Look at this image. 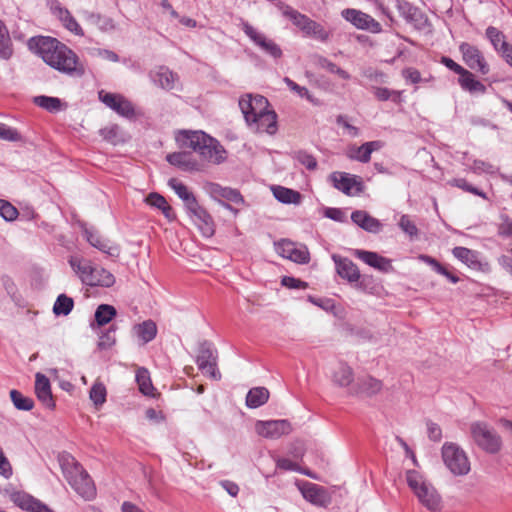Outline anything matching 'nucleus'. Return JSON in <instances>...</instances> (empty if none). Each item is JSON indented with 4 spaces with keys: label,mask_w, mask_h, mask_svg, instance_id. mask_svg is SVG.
Instances as JSON below:
<instances>
[{
    "label": "nucleus",
    "mask_w": 512,
    "mask_h": 512,
    "mask_svg": "<svg viewBox=\"0 0 512 512\" xmlns=\"http://www.w3.org/2000/svg\"><path fill=\"white\" fill-rule=\"evenodd\" d=\"M244 33L258 46L263 52L270 55L271 57L278 59L282 56V50L278 44L272 39L266 37L263 33L257 31L249 23L245 22L242 25Z\"/></svg>",
    "instance_id": "10"
},
{
    "label": "nucleus",
    "mask_w": 512,
    "mask_h": 512,
    "mask_svg": "<svg viewBox=\"0 0 512 512\" xmlns=\"http://www.w3.org/2000/svg\"><path fill=\"white\" fill-rule=\"evenodd\" d=\"M354 255L370 267L382 273H390L393 271L392 261L376 252L356 249Z\"/></svg>",
    "instance_id": "15"
},
{
    "label": "nucleus",
    "mask_w": 512,
    "mask_h": 512,
    "mask_svg": "<svg viewBox=\"0 0 512 512\" xmlns=\"http://www.w3.org/2000/svg\"><path fill=\"white\" fill-rule=\"evenodd\" d=\"M136 381L139 385V390L144 395H153L154 387L152 385L148 370H146L145 368L138 369L136 373Z\"/></svg>",
    "instance_id": "43"
},
{
    "label": "nucleus",
    "mask_w": 512,
    "mask_h": 512,
    "mask_svg": "<svg viewBox=\"0 0 512 512\" xmlns=\"http://www.w3.org/2000/svg\"><path fill=\"white\" fill-rule=\"evenodd\" d=\"M441 454L445 466L453 475L464 476L470 472L469 458L459 445L446 442L442 446Z\"/></svg>",
    "instance_id": "5"
},
{
    "label": "nucleus",
    "mask_w": 512,
    "mask_h": 512,
    "mask_svg": "<svg viewBox=\"0 0 512 512\" xmlns=\"http://www.w3.org/2000/svg\"><path fill=\"white\" fill-rule=\"evenodd\" d=\"M313 60H314V63L316 66H318L322 69H325L330 73L336 74L344 80L350 79V74L347 71L341 69L340 67H338L336 64H334L327 58L320 56V55H315L313 57Z\"/></svg>",
    "instance_id": "39"
},
{
    "label": "nucleus",
    "mask_w": 512,
    "mask_h": 512,
    "mask_svg": "<svg viewBox=\"0 0 512 512\" xmlns=\"http://www.w3.org/2000/svg\"><path fill=\"white\" fill-rule=\"evenodd\" d=\"M399 227L409 237L414 238L418 236V229L415 223L410 219L408 215H402L399 220Z\"/></svg>",
    "instance_id": "55"
},
{
    "label": "nucleus",
    "mask_w": 512,
    "mask_h": 512,
    "mask_svg": "<svg viewBox=\"0 0 512 512\" xmlns=\"http://www.w3.org/2000/svg\"><path fill=\"white\" fill-rule=\"evenodd\" d=\"M183 148L197 152L203 161L219 164L226 159V151L214 138L202 131L183 132L177 137Z\"/></svg>",
    "instance_id": "2"
},
{
    "label": "nucleus",
    "mask_w": 512,
    "mask_h": 512,
    "mask_svg": "<svg viewBox=\"0 0 512 512\" xmlns=\"http://www.w3.org/2000/svg\"><path fill=\"white\" fill-rule=\"evenodd\" d=\"M0 215L6 221H13L18 216V210L8 201L0 199Z\"/></svg>",
    "instance_id": "56"
},
{
    "label": "nucleus",
    "mask_w": 512,
    "mask_h": 512,
    "mask_svg": "<svg viewBox=\"0 0 512 512\" xmlns=\"http://www.w3.org/2000/svg\"><path fill=\"white\" fill-rule=\"evenodd\" d=\"M292 424L286 420H258L255 423V432L266 439H279L284 435H288L292 432Z\"/></svg>",
    "instance_id": "7"
},
{
    "label": "nucleus",
    "mask_w": 512,
    "mask_h": 512,
    "mask_svg": "<svg viewBox=\"0 0 512 512\" xmlns=\"http://www.w3.org/2000/svg\"><path fill=\"white\" fill-rule=\"evenodd\" d=\"M334 188L343 192L346 195H352L353 189L356 188L357 192L361 191V182L357 180L356 176H350L344 172H333L329 176Z\"/></svg>",
    "instance_id": "18"
},
{
    "label": "nucleus",
    "mask_w": 512,
    "mask_h": 512,
    "mask_svg": "<svg viewBox=\"0 0 512 512\" xmlns=\"http://www.w3.org/2000/svg\"><path fill=\"white\" fill-rule=\"evenodd\" d=\"M74 306V301L72 298L66 296L65 294H61L57 297L54 306L53 312L56 315H68Z\"/></svg>",
    "instance_id": "46"
},
{
    "label": "nucleus",
    "mask_w": 512,
    "mask_h": 512,
    "mask_svg": "<svg viewBox=\"0 0 512 512\" xmlns=\"http://www.w3.org/2000/svg\"><path fill=\"white\" fill-rule=\"evenodd\" d=\"M10 398L14 404V406L18 410L23 411H30L34 406V401L30 397L24 396L21 392L18 390H11L10 391Z\"/></svg>",
    "instance_id": "47"
},
{
    "label": "nucleus",
    "mask_w": 512,
    "mask_h": 512,
    "mask_svg": "<svg viewBox=\"0 0 512 512\" xmlns=\"http://www.w3.org/2000/svg\"><path fill=\"white\" fill-rule=\"evenodd\" d=\"M35 393L38 400L49 409H54L55 401L51 392L49 379L42 373L35 375Z\"/></svg>",
    "instance_id": "20"
},
{
    "label": "nucleus",
    "mask_w": 512,
    "mask_h": 512,
    "mask_svg": "<svg viewBox=\"0 0 512 512\" xmlns=\"http://www.w3.org/2000/svg\"><path fill=\"white\" fill-rule=\"evenodd\" d=\"M276 252L283 258L289 259L298 264H307L310 261L308 248L287 239L275 243Z\"/></svg>",
    "instance_id": "8"
},
{
    "label": "nucleus",
    "mask_w": 512,
    "mask_h": 512,
    "mask_svg": "<svg viewBox=\"0 0 512 512\" xmlns=\"http://www.w3.org/2000/svg\"><path fill=\"white\" fill-rule=\"evenodd\" d=\"M486 36L491 41L493 47L501 52L505 49V46H509L510 44L505 40L504 34L495 27H488L486 30Z\"/></svg>",
    "instance_id": "45"
},
{
    "label": "nucleus",
    "mask_w": 512,
    "mask_h": 512,
    "mask_svg": "<svg viewBox=\"0 0 512 512\" xmlns=\"http://www.w3.org/2000/svg\"><path fill=\"white\" fill-rule=\"evenodd\" d=\"M381 146V142L379 141L366 142L357 148H352L348 156L360 162L367 163L370 161L372 152L379 150Z\"/></svg>",
    "instance_id": "29"
},
{
    "label": "nucleus",
    "mask_w": 512,
    "mask_h": 512,
    "mask_svg": "<svg viewBox=\"0 0 512 512\" xmlns=\"http://www.w3.org/2000/svg\"><path fill=\"white\" fill-rule=\"evenodd\" d=\"M0 139L8 141L20 140V135L15 129H12L5 124L0 123Z\"/></svg>",
    "instance_id": "61"
},
{
    "label": "nucleus",
    "mask_w": 512,
    "mask_h": 512,
    "mask_svg": "<svg viewBox=\"0 0 512 512\" xmlns=\"http://www.w3.org/2000/svg\"><path fill=\"white\" fill-rule=\"evenodd\" d=\"M69 263L72 269L78 274L81 281L87 285L86 278H92L91 276L94 270V267L91 265V263L87 260L75 256L70 258Z\"/></svg>",
    "instance_id": "37"
},
{
    "label": "nucleus",
    "mask_w": 512,
    "mask_h": 512,
    "mask_svg": "<svg viewBox=\"0 0 512 512\" xmlns=\"http://www.w3.org/2000/svg\"><path fill=\"white\" fill-rule=\"evenodd\" d=\"M281 284L290 289H306L308 287L306 282L290 276H284L281 280Z\"/></svg>",
    "instance_id": "59"
},
{
    "label": "nucleus",
    "mask_w": 512,
    "mask_h": 512,
    "mask_svg": "<svg viewBox=\"0 0 512 512\" xmlns=\"http://www.w3.org/2000/svg\"><path fill=\"white\" fill-rule=\"evenodd\" d=\"M354 379L353 369L346 363L340 362L332 373V381L339 387H348Z\"/></svg>",
    "instance_id": "30"
},
{
    "label": "nucleus",
    "mask_w": 512,
    "mask_h": 512,
    "mask_svg": "<svg viewBox=\"0 0 512 512\" xmlns=\"http://www.w3.org/2000/svg\"><path fill=\"white\" fill-rule=\"evenodd\" d=\"M497 233L502 237H512V219L507 214H500Z\"/></svg>",
    "instance_id": "53"
},
{
    "label": "nucleus",
    "mask_w": 512,
    "mask_h": 512,
    "mask_svg": "<svg viewBox=\"0 0 512 512\" xmlns=\"http://www.w3.org/2000/svg\"><path fill=\"white\" fill-rule=\"evenodd\" d=\"M145 202L148 205L161 210L163 215L169 221H173L175 219V214L173 212L172 207L168 204V202L162 195H160L156 192H152V193L148 194V196L145 198Z\"/></svg>",
    "instance_id": "32"
},
{
    "label": "nucleus",
    "mask_w": 512,
    "mask_h": 512,
    "mask_svg": "<svg viewBox=\"0 0 512 512\" xmlns=\"http://www.w3.org/2000/svg\"><path fill=\"white\" fill-rule=\"evenodd\" d=\"M471 436L479 448L490 454L498 453L502 448V439L487 423L477 421L470 426Z\"/></svg>",
    "instance_id": "6"
},
{
    "label": "nucleus",
    "mask_w": 512,
    "mask_h": 512,
    "mask_svg": "<svg viewBox=\"0 0 512 512\" xmlns=\"http://www.w3.org/2000/svg\"><path fill=\"white\" fill-rule=\"evenodd\" d=\"M248 125L256 132H266L273 135L277 131V115L274 111L267 108L256 117L255 121Z\"/></svg>",
    "instance_id": "19"
},
{
    "label": "nucleus",
    "mask_w": 512,
    "mask_h": 512,
    "mask_svg": "<svg viewBox=\"0 0 512 512\" xmlns=\"http://www.w3.org/2000/svg\"><path fill=\"white\" fill-rule=\"evenodd\" d=\"M34 103L49 112H56L61 107L60 99L55 97L37 96L34 98Z\"/></svg>",
    "instance_id": "50"
},
{
    "label": "nucleus",
    "mask_w": 512,
    "mask_h": 512,
    "mask_svg": "<svg viewBox=\"0 0 512 512\" xmlns=\"http://www.w3.org/2000/svg\"><path fill=\"white\" fill-rule=\"evenodd\" d=\"M332 259L336 265L338 275L349 282H356L360 279V272L356 264L348 258L333 255Z\"/></svg>",
    "instance_id": "24"
},
{
    "label": "nucleus",
    "mask_w": 512,
    "mask_h": 512,
    "mask_svg": "<svg viewBox=\"0 0 512 512\" xmlns=\"http://www.w3.org/2000/svg\"><path fill=\"white\" fill-rule=\"evenodd\" d=\"M52 11L67 30L75 35L84 36L82 28L68 9L62 7L60 4H55L52 6Z\"/></svg>",
    "instance_id": "26"
},
{
    "label": "nucleus",
    "mask_w": 512,
    "mask_h": 512,
    "mask_svg": "<svg viewBox=\"0 0 512 512\" xmlns=\"http://www.w3.org/2000/svg\"><path fill=\"white\" fill-rule=\"evenodd\" d=\"M239 107L247 124L255 121L256 117L269 107L268 100L261 95L247 94L239 99Z\"/></svg>",
    "instance_id": "9"
},
{
    "label": "nucleus",
    "mask_w": 512,
    "mask_h": 512,
    "mask_svg": "<svg viewBox=\"0 0 512 512\" xmlns=\"http://www.w3.org/2000/svg\"><path fill=\"white\" fill-rule=\"evenodd\" d=\"M373 93L379 101L392 99L394 102H400L401 92L392 91L384 87H373Z\"/></svg>",
    "instance_id": "51"
},
{
    "label": "nucleus",
    "mask_w": 512,
    "mask_h": 512,
    "mask_svg": "<svg viewBox=\"0 0 512 512\" xmlns=\"http://www.w3.org/2000/svg\"><path fill=\"white\" fill-rule=\"evenodd\" d=\"M63 471L68 483L85 500H91L96 495V488L83 467L70 457L63 464Z\"/></svg>",
    "instance_id": "4"
},
{
    "label": "nucleus",
    "mask_w": 512,
    "mask_h": 512,
    "mask_svg": "<svg viewBox=\"0 0 512 512\" xmlns=\"http://www.w3.org/2000/svg\"><path fill=\"white\" fill-rule=\"evenodd\" d=\"M362 74L370 81L377 83L385 82L386 75L377 69L369 67L364 69Z\"/></svg>",
    "instance_id": "58"
},
{
    "label": "nucleus",
    "mask_w": 512,
    "mask_h": 512,
    "mask_svg": "<svg viewBox=\"0 0 512 512\" xmlns=\"http://www.w3.org/2000/svg\"><path fill=\"white\" fill-rule=\"evenodd\" d=\"M306 35L312 36L320 41H327L329 39V32L324 29V27L313 21L310 23L309 28L305 32Z\"/></svg>",
    "instance_id": "52"
},
{
    "label": "nucleus",
    "mask_w": 512,
    "mask_h": 512,
    "mask_svg": "<svg viewBox=\"0 0 512 512\" xmlns=\"http://www.w3.org/2000/svg\"><path fill=\"white\" fill-rule=\"evenodd\" d=\"M222 197L233 202V203H242L243 202V197L241 196V194L235 190V189H231V188H224L222 190V193H221Z\"/></svg>",
    "instance_id": "64"
},
{
    "label": "nucleus",
    "mask_w": 512,
    "mask_h": 512,
    "mask_svg": "<svg viewBox=\"0 0 512 512\" xmlns=\"http://www.w3.org/2000/svg\"><path fill=\"white\" fill-rule=\"evenodd\" d=\"M269 399V391L265 387H255L249 390L246 396V405L249 408H258Z\"/></svg>",
    "instance_id": "38"
},
{
    "label": "nucleus",
    "mask_w": 512,
    "mask_h": 512,
    "mask_svg": "<svg viewBox=\"0 0 512 512\" xmlns=\"http://www.w3.org/2000/svg\"><path fill=\"white\" fill-rule=\"evenodd\" d=\"M351 220L357 226L369 233L377 234L383 228V224L377 218L371 216L364 210L353 211L351 214Z\"/></svg>",
    "instance_id": "22"
},
{
    "label": "nucleus",
    "mask_w": 512,
    "mask_h": 512,
    "mask_svg": "<svg viewBox=\"0 0 512 512\" xmlns=\"http://www.w3.org/2000/svg\"><path fill=\"white\" fill-rule=\"evenodd\" d=\"M87 241L95 248L110 254V246L108 242L101 238V236L93 230L85 229L84 231Z\"/></svg>",
    "instance_id": "49"
},
{
    "label": "nucleus",
    "mask_w": 512,
    "mask_h": 512,
    "mask_svg": "<svg viewBox=\"0 0 512 512\" xmlns=\"http://www.w3.org/2000/svg\"><path fill=\"white\" fill-rule=\"evenodd\" d=\"M408 486L414 492L419 502L430 511H439L442 508V498L436 488L427 482L415 470L406 473Z\"/></svg>",
    "instance_id": "3"
},
{
    "label": "nucleus",
    "mask_w": 512,
    "mask_h": 512,
    "mask_svg": "<svg viewBox=\"0 0 512 512\" xmlns=\"http://www.w3.org/2000/svg\"><path fill=\"white\" fill-rule=\"evenodd\" d=\"M35 44L43 61L52 68L72 76H82L85 73L78 56L57 39L39 37L35 39Z\"/></svg>",
    "instance_id": "1"
},
{
    "label": "nucleus",
    "mask_w": 512,
    "mask_h": 512,
    "mask_svg": "<svg viewBox=\"0 0 512 512\" xmlns=\"http://www.w3.org/2000/svg\"><path fill=\"white\" fill-rule=\"evenodd\" d=\"M115 343L114 330H109L100 336L98 347L100 349H108Z\"/></svg>",
    "instance_id": "62"
},
{
    "label": "nucleus",
    "mask_w": 512,
    "mask_h": 512,
    "mask_svg": "<svg viewBox=\"0 0 512 512\" xmlns=\"http://www.w3.org/2000/svg\"><path fill=\"white\" fill-rule=\"evenodd\" d=\"M383 384L380 380L372 376L358 378L357 382L351 387L350 394L355 396L371 397L382 390Z\"/></svg>",
    "instance_id": "17"
},
{
    "label": "nucleus",
    "mask_w": 512,
    "mask_h": 512,
    "mask_svg": "<svg viewBox=\"0 0 512 512\" xmlns=\"http://www.w3.org/2000/svg\"><path fill=\"white\" fill-rule=\"evenodd\" d=\"M13 502L23 510L29 512H53L46 504L30 494L16 492L12 496Z\"/></svg>",
    "instance_id": "21"
},
{
    "label": "nucleus",
    "mask_w": 512,
    "mask_h": 512,
    "mask_svg": "<svg viewBox=\"0 0 512 512\" xmlns=\"http://www.w3.org/2000/svg\"><path fill=\"white\" fill-rule=\"evenodd\" d=\"M189 213L194 217V222L203 236L211 237L214 235L215 228L213 219L204 208L197 205L195 209H192Z\"/></svg>",
    "instance_id": "23"
},
{
    "label": "nucleus",
    "mask_w": 512,
    "mask_h": 512,
    "mask_svg": "<svg viewBox=\"0 0 512 512\" xmlns=\"http://www.w3.org/2000/svg\"><path fill=\"white\" fill-rule=\"evenodd\" d=\"M133 331L142 343L146 344L156 337L157 327L152 320H146L140 324H136L133 327Z\"/></svg>",
    "instance_id": "35"
},
{
    "label": "nucleus",
    "mask_w": 512,
    "mask_h": 512,
    "mask_svg": "<svg viewBox=\"0 0 512 512\" xmlns=\"http://www.w3.org/2000/svg\"><path fill=\"white\" fill-rule=\"evenodd\" d=\"M14 54V47L6 24L0 19V59L8 61Z\"/></svg>",
    "instance_id": "31"
},
{
    "label": "nucleus",
    "mask_w": 512,
    "mask_h": 512,
    "mask_svg": "<svg viewBox=\"0 0 512 512\" xmlns=\"http://www.w3.org/2000/svg\"><path fill=\"white\" fill-rule=\"evenodd\" d=\"M428 437L434 442H438L442 438V431L438 424L433 422L427 423Z\"/></svg>",
    "instance_id": "63"
},
{
    "label": "nucleus",
    "mask_w": 512,
    "mask_h": 512,
    "mask_svg": "<svg viewBox=\"0 0 512 512\" xmlns=\"http://www.w3.org/2000/svg\"><path fill=\"white\" fill-rule=\"evenodd\" d=\"M274 197L281 203L284 204H300L301 194L298 191L289 189L283 186L272 187Z\"/></svg>",
    "instance_id": "34"
},
{
    "label": "nucleus",
    "mask_w": 512,
    "mask_h": 512,
    "mask_svg": "<svg viewBox=\"0 0 512 512\" xmlns=\"http://www.w3.org/2000/svg\"><path fill=\"white\" fill-rule=\"evenodd\" d=\"M106 387L103 383L96 381L90 389L89 398L96 407L102 406L106 401Z\"/></svg>",
    "instance_id": "48"
},
{
    "label": "nucleus",
    "mask_w": 512,
    "mask_h": 512,
    "mask_svg": "<svg viewBox=\"0 0 512 512\" xmlns=\"http://www.w3.org/2000/svg\"><path fill=\"white\" fill-rule=\"evenodd\" d=\"M299 489L303 497L313 505L326 507L331 502L326 489L314 483L306 482Z\"/></svg>",
    "instance_id": "16"
},
{
    "label": "nucleus",
    "mask_w": 512,
    "mask_h": 512,
    "mask_svg": "<svg viewBox=\"0 0 512 512\" xmlns=\"http://www.w3.org/2000/svg\"><path fill=\"white\" fill-rule=\"evenodd\" d=\"M296 158L299 163L304 165L309 170H314L317 167L316 159L312 155H310L306 152H299L297 154Z\"/></svg>",
    "instance_id": "60"
},
{
    "label": "nucleus",
    "mask_w": 512,
    "mask_h": 512,
    "mask_svg": "<svg viewBox=\"0 0 512 512\" xmlns=\"http://www.w3.org/2000/svg\"><path fill=\"white\" fill-rule=\"evenodd\" d=\"M453 255L468 266H475L478 264V254L477 252L470 250L466 247H455L452 250Z\"/></svg>",
    "instance_id": "42"
},
{
    "label": "nucleus",
    "mask_w": 512,
    "mask_h": 512,
    "mask_svg": "<svg viewBox=\"0 0 512 512\" xmlns=\"http://www.w3.org/2000/svg\"><path fill=\"white\" fill-rule=\"evenodd\" d=\"M449 184L452 185V186H456L464 191H467V192H470L472 194H475L477 196H480L484 199L487 198L486 194L482 191H480L479 189H477L476 187H473L472 185H470L465 179L463 178H458V179H452L449 181Z\"/></svg>",
    "instance_id": "54"
},
{
    "label": "nucleus",
    "mask_w": 512,
    "mask_h": 512,
    "mask_svg": "<svg viewBox=\"0 0 512 512\" xmlns=\"http://www.w3.org/2000/svg\"><path fill=\"white\" fill-rule=\"evenodd\" d=\"M342 16L358 29L369 30L373 33L381 30V25L373 17L359 10L345 9L342 11Z\"/></svg>",
    "instance_id": "14"
},
{
    "label": "nucleus",
    "mask_w": 512,
    "mask_h": 512,
    "mask_svg": "<svg viewBox=\"0 0 512 512\" xmlns=\"http://www.w3.org/2000/svg\"><path fill=\"white\" fill-rule=\"evenodd\" d=\"M168 185L174 190L178 197L183 200L188 212L199 205L193 193L189 191L186 185L176 178H171L168 181Z\"/></svg>",
    "instance_id": "27"
},
{
    "label": "nucleus",
    "mask_w": 512,
    "mask_h": 512,
    "mask_svg": "<svg viewBox=\"0 0 512 512\" xmlns=\"http://www.w3.org/2000/svg\"><path fill=\"white\" fill-rule=\"evenodd\" d=\"M464 63L473 70L479 71L485 75L489 72V65L486 62L483 53L476 47L469 43H462L459 46Z\"/></svg>",
    "instance_id": "12"
},
{
    "label": "nucleus",
    "mask_w": 512,
    "mask_h": 512,
    "mask_svg": "<svg viewBox=\"0 0 512 512\" xmlns=\"http://www.w3.org/2000/svg\"><path fill=\"white\" fill-rule=\"evenodd\" d=\"M459 76V84L463 90L479 94H484L486 92L485 85L478 81L467 69H465V72Z\"/></svg>",
    "instance_id": "33"
},
{
    "label": "nucleus",
    "mask_w": 512,
    "mask_h": 512,
    "mask_svg": "<svg viewBox=\"0 0 512 512\" xmlns=\"http://www.w3.org/2000/svg\"><path fill=\"white\" fill-rule=\"evenodd\" d=\"M84 15L87 21L96 25L102 31H111L115 29V23L110 17L88 11L84 12Z\"/></svg>",
    "instance_id": "40"
},
{
    "label": "nucleus",
    "mask_w": 512,
    "mask_h": 512,
    "mask_svg": "<svg viewBox=\"0 0 512 512\" xmlns=\"http://www.w3.org/2000/svg\"><path fill=\"white\" fill-rule=\"evenodd\" d=\"M198 368L213 380H220L221 374L217 369V356L210 345L203 344L197 355Z\"/></svg>",
    "instance_id": "13"
},
{
    "label": "nucleus",
    "mask_w": 512,
    "mask_h": 512,
    "mask_svg": "<svg viewBox=\"0 0 512 512\" xmlns=\"http://www.w3.org/2000/svg\"><path fill=\"white\" fill-rule=\"evenodd\" d=\"M155 84L164 90H173L179 85V77L167 67H159L152 75Z\"/></svg>",
    "instance_id": "25"
},
{
    "label": "nucleus",
    "mask_w": 512,
    "mask_h": 512,
    "mask_svg": "<svg viewBox=\"0 0 512 512\" xmlns=\"http://www.w3.org/2000/svg\"><path fill=\"white\" fill-rule=\"evenodd\" d=\"M99 100L107 107L123 117H132L135 113L132 103L121 94L105 92L98 93Z\"/></svg>",
    "instance_id": "11"
},
{
    "label": "nucleus",
    "mask_w": 512,
    "mask_h": 512,
    "mask_svg": "<svg viewBox=\"0 0 512 512\" xmlns=\"http://www.w3.org/2000/svg\"><path fill=\"white\" fill-rule=\"evenodd\" d=\"M167 161L174 165L178 166L186 171H194L198 170V164L196 160L193 159L192 154L189 152H175L168 154L166 157Z\"/></svg>",
    "instance_id": "28"
},
{
    "label": "nucleus",
    "mask_w": 512,
    "mask_h": 512,
    "mask_svg": "<svg viewBox=\"0 0 512 512\" xmlns=\"http://www.w3.org/2000/svg\"><path fill=\"white\" fill-rule=\"evenodd\" d=\"M116 315V309L108 304H101L95 312V320L99 326L106 325Z\"/></svg>",
    "instance_id": "44"
},
{
    "label": "nucleus",
    "mask_w": 512,
    "mask_h": 512,
    "mask_svg": "<svg viewBox=\"0 0 512 512\" xmlns=\"http://www.w3.org/2000/svg\"><path fill=\"white\" fill-rule=\"evenodd\" d=\"M284 82L292 91L296 92L300 97H305L311 102L313 101L312 96L306 87L298 85L288 77L284 78Z\"/></svg>",
    "instance_id": "57"
},
{
    "label": "nucleus",
    "mask_w": 512,
    "mask_h": 512,
    "mask_svg": "<svg viewBox=\"0 0 512 512\" xmlns=\"http://www.w3.org/2000/svg\"><path fill=\"white\" fill-rule=\"evenodd\" d=\"M283 15L288 17L293 22V24L296 25L304 33L307 31L310 23L312 22L310 18L299 13L298 11L294 10L289 6H286L283 9Z\"/></svg>",
    "instance_id": "41"
},
{
    "label": "nucleus",
    "mask_w": 512,
    "mask_h": 512,
    "mask_svg": "<svg viewBox=\"0 0 512 512\" xmlns=\"http://www.w3.org/2000/svg\"><path fill=\"white\" fill-rule=\"evenodd\" d=\"M91 277L90 279L86 278L89 286L110 287L115 282L114 276L104 268L94 267Z\"/></svg>",
    "instance_id": "36"
}]
</instances>
